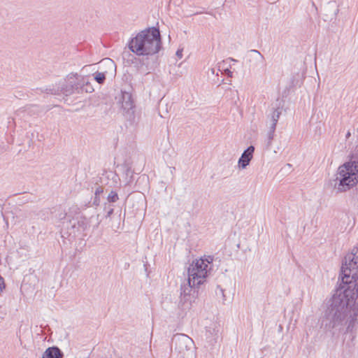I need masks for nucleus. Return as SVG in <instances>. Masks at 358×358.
<instances>
[{"label": "nucleus", "instance_id": "nucleus-3", "mask_svg": "<svg viewBox=\"0 0 358 358\" xmlns=\"http://www.w3.org/2000/svg\"><path fill=\"white\" fill-rule=\"evenodd\" d=\"M213 256H203L193 261L187 269V283L199 287L206 282L212 269Z\"/></svg>", "mask_w": 358, "mask_h": 358}, {"label": "nucleus", "instance_id": "nucleus-13", "mask_svg": "<svg viewBox=\"0 0 358 358\" xmlns=\"http://www.w3.org/2000/svg\"><path fill=\"white\" fill-rule=\"evenodd\" d=\"M94 80L99 84H103L106 80V74L103 72H96L94 73Z\"/></svg>", "mask_w": 358, "mask_h": 358}, {"label": "nucleus", "instance_id": "nucleus-7", "mask_svg": "<svg viewBox=\"0 0 358 358\" xmlns=\"http://www.w3.org/2000/svg\"><path fill=\"white\" fill-rule=\"evenodd\" d=\"M255 152V147L252 145L249 146L241 155L238 159V164L241 169H245L249 165L250 162L253 157Z\"/></svg>", "mask_w": 358, "mask_h": 358}, {"label": "nucleus", "instance_id": "nucleus-14", "mask_svg": "<svg viewBox=\"0 0 358 358\" xmlns=\"http://www.w3.org/2000/svg\"><path fill=\"white\" fill-rule=\"evenodd\" d=\"M220 331L219 325L217 324H213L212 327H209L208 329H207V332L210 334L211 335H213L215 336H218V333Z\"/></svg>", "mask_w": 358, "mask_h": 358}, {"label": "nucleus", "instance_id": "nucleus-23", "mask_svg": "<svg viewBox=\"0 0 358 358\" xmlns=\"http://www.w3.org/2000/svg\"><path fill=\"white\" fill-rule=\"evenodd\" d=\"M113 212V209H110L108 212V216H110Z\"/></svg>", "mask_w": 358, "mask_h": 358}, {"label": "nucleus", "instance_id": "nucleus-1", "mask_svg": "<svg viewBox=\"0 0 358 358\" xmlns=\"http://www.w3.org/2000/svg\"><path fill=\"white\" fill-rule=\"evenodd\" d=\"M358 247L346 255L341 267V284L322 319V326L333 335L352 333L358 320Z\"/></svg>", "mask_w": 358, "mask_h": 358}, {"label": "nucleus", "instance_id": "nucleus-19", "mask_svg": "<svg viewBox=\"0 0 358 358\" xmlns=\"http://www.w3.org/2000/svg\"><path fill=\"white\" fill-rule=\"evenodd\" d=\"M5 288V284L3 278L0 275V292Z\"/></svg>", "mask_w": 358, "mask_h": 358}, {"label": "nucleus", "instance_id": "nucleus-17", "mask_svg": "<svg viewBox=\"0 0 358 358\" xmlns=\"http://www.w3.org/2000/svg\"><path fill=\"white\" fill-rule=\"evenodd\" d=\"M102 62L106 63L107 65L110 66L111 68H113L115 66L113 62L110 59H105L102 60Z\"/></svg>", "mask_w": 358, "mask_h": 358}, {"label": "nucleus", "instance_id": "nucleus-16", "mask_svg": "<svg viewBox=\"0 0 358 358\" xmlns=\"http://www.w3.org/2000/svg\"><path fill=\"white\" fill-rule=\"evenodd\" d=\"M84 80H83V83L82 85H84V87H83V91L85 90L86 92H92L94 89L93 87L90 85L89 82H86L85 83V85L84 84Z\"/></svg>", "mask_w": 358, "mask_h": 358}, {"label": "nucleus", "instance_id": "nucleus-10", "mask_svg": "<svg viewBox=\"0 0 358 358\" xmlns=\"http://www.w3.org/2000/svg\"><path fill=\"white\" fill-rule=\"evenodd\" d=\"M176 345L179 344L180 348H182L184 345L185 348H187L188 344H190L192 343V339L186 336V335H180L178 337H176L175 338Z\"/></svg>", "mask_w": 358, "mask_h": 358}, {"label": "nucleus", "instance_id": "nucleus-2", "mask_svg": "<svg viewBox=\"0 0 358 358\" xmlns=\"http://www.w3.org/2000/svg\"><path fill=\"white\" fill-rule=\"evenodd\" d=\"M162 48L159 30L155 27L138 32L129 42V50L138 56L153 55Z\"/></svg>", "mask_w": 358, "mask_h": 358}, {"label": "nucleus", "instance_id": "nucleus-9", "mask_svg": "<svg viewBox=\"0 0 358 358\" xmlns=\"http://www.w3.org/2000/svg\"><path fill=\"white\" fill-rule=\"evenodd\" d=\"M282 114V108L278 107L277 108L273 109L271 114V129L272 131H275L276 125L278 122V120Z\"/></svg>", "mask_w": 358, "mask_h": 358}, {"label": "nucleus", "instance_id": "nucleus-21", "mask_svg": "<svg viewBox=\"0 0 358 358\" xmlns=\"http://www.w3.org/2000/svg\"><path fill=\"white\" fill-rule=\"evenodd\" d=\"M182 49H178L176 52V55L178 58L181 59L182 57Z\"/></svg>", "mask_w": 358, "mask_h": 358}, {"label": "nucleus", "instance_id": "nucleus-20", "mask_svg": "<svg viewBox=\"0 0 358 358\" xmlns=\"http://www.w3.org/2000/svg\"><path fill=\"white\" fill-rule=\"evenodd\" d=\"M250 52L257 54L261 58L262 60L264 59V56L260 53L259 51L257 50H251Z\"/></svg>", "mask_w": 358, "mask_h": 358}, {"label": "nucleus", "instance_id": "nucleus-8", "mask_svg": "<svg viewBox=\"0 0 358 358\" xmlns=\"http://www.w3.org/2000/svg\"><path fill=\"white\" fill-rule=\"evenodd\" d=\"M62 352L57 347H50L43 352L42 358H62Z\"/></svg>", "mask_w": 358, "mask_h": 358}, {"label": "nucleus", "instance_id": "nucleus-6", "mask_svg": "<svg viewBox=\"0 0 358 358\" xmlns=\"http://www.w3.org/2000/svg\"><path fill=\"white\" fill-rule=\"evenodd\" d=\"M120 102L121 109L124 117L128 120L134 122L136 120L135 105L131 94L126 92H122Z\"/></svg>", "mask_w": 358, "mask_h": 358}, {"label": "nucleus", "instance_id": "nucleus-4", "mask_svg": "<svg viewBox=\"0 0 358 358\" xmlns=\"http://www.w3.org/2000/svg\"><path fill=\"white\" fill-rule=\"evenodd\" d=\"M358 184V162L350 161L338 169L336 177V188L340 192H345Z\"/></svg>", "mask_w": 358, "mask_h": 358}, {"label": "nucleus", "instance_id": "nucleus-22", "mask_svg": "<svg viewBox=\"0 0 358 358\" xmlns=\"http://www.w3.org/2000/svg\"><path fill=\"white\" fill-rule=\"evenodd\" d=\"M225 73L229 76V77H232L233 76V73L229 70V69H226L225 70Z\"/></svg>", "mask_w": 358, "mask_h": 358}, {"label": "nucleus", "instance_id": "nucleus-11", "mask_svg": "<svg viewBox=\"0 0 358 358\" xmlns=\"http://www.w3.org/2000/svg\"><path fill=\"white\" fill-rule=\"evenodd\" d=\"M199 287H192L190 285H184L181 287V295H183L184 297L190 295L192 289H196Z\"/></svg>", "mask_w": 358, "mask_h": 358}, {"label": "nucleus", "instance_id": "nucleus-18", "mask_svg": "<svg viewBox=\"0 0 358 358\" xmlns=\"http://www.w3.org/2000/svg\"><path fill=\"white\" fill-rule=\"evenodd\" d=\"M274 133H275V131H272L271 127H270L269 128V132L268 134V138L269 141H271L273 139Z\"/></svg>", "mask_w": 358, "mask_h": 358}, {"label": "nucleus", "instance_id": "nucleus-24", "mask_svg": "<svg viewBox=\"0 0 358 358\" xmlns=\"http://www.w3.org/2000/svg\"><path fill=\"white\" fill-rule=\"evenodd\" d=\"M350 136V132H348L347 134H346V138H349Z\"/></svg>", "mask_w": 358, "mask_h": 358}, {"label": "nucleus", "instance_id": "nucleus-5", "mask_svg": "<svg viewBox=\"0 0 358 358\" xmlns=\"http://www.w3.org/2000/svg\"><path fill=\"white\" fill-rule=\"evenodd\" d=\"M84 85H81L79 76L76 73H71L66 76L63 82L59 83V91L66 96L71 95L75 92L83 91Z\"/></svg>", "mask_w": 358, "mask_h": 358}, {"label": "nucleus", "instance_id": "nucleus-15", "mask_svg": "<svg viewBox=\"0 0 358 358\" xmlns=\"http://www.w3.org/2000/svg\"><path fill=\"white\" fill-rule=\"evenodd\" d=\"M118 199L119 198L117 194L114 191L110 192V193L108 196V201L109 202H116L118 200Z\"/></svg>", "mask_w": 358, "mask_h": 358}, {"label": "nucleus", "instance_id": "nucleus-12", "mask_svg": "<svg viewBox=\"0 0 358 358\" xmlns=\"http://www.w3.org/2000/svg\"><path fill=\"white\" fill-rule=\"evenodd\" d=\"M103 192V189L101 187H98L94 192L95 196L94 199L93 204L94 206H99L100 203L99 195Z\"/></svg>", "mask_w": 358, "mask_h": 358}]
</instances>
